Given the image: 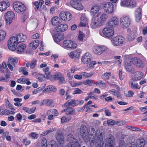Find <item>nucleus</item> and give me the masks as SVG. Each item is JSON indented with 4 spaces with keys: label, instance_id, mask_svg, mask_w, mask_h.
I'll list each match as a JSON object with an SVG mask.
<instances>
[{
    "label": "nucleus",
    "instance_id": "nucleus-1",
    "mask_svg": "<svg viewBox=\"0 0 147 147\" xmlns=\"http://www.w3.org/2000/svg\"><path fill=\"white\" fill-rule=\"evenodd\" d=\"M56 136L57 140L60 144L59 147H63L64 138L63 135L59 131L56 134ZM41 143L42 147H59V146L54 140L51 141L47 144V140L44 138H41Z\"/></svg>",
    "mask_w": 147,
    "mask_h": 147
},
{
    "label": "nucleus",
    "instance_id": "nucleus-2",
    "mask_svg": "<svg viewBox=\"0 0 147 147\" xmlns=\"http://www.w3.org/2000/svg\"><path fill=\"white\" fill-rule=\"evenodd\" d=\"M114 33V28L113 27H107L104 28L102 32H100L99 34L100 35L108 38L112 37Z\"/></svg>",
    "mask_w": 147,
    "mask_h": 147
},
{
    "label": "nucleus",
    "instance_id": "nucleus-3",
    "mask_svg": "<svg viewBox=\"0 0 147 147\" xmlns=\"http://www.w3.org/2000/svg\"><path fill=\"white\" fill-rule=\"evenodd\" d=\"M69 143L65 147H80L78 140L72 134H69L67 137Z\"/></svg>",
    "mask_w": 147,
    "mask_h": 147
},
{
    "label": "nucleus",
    "instance_id": "nucleus-4",
    "mask_svg": "<svg viewBox=\"0 0 147 147\" xmlns=\"http://www.w3.org/2000/svg\"><path fill=\"white\" fill-rule=\"evenodd\" d=\"M13 8L17 13L20 14H23L26 10V7L24 5L19 2H15L13 4Z\"/></svg>",
    "mask_w": 147,
    "mask_h": 147
},
{
    "label": "nucleus",
    "instance_id": "nucleus-5",
    "mask_svg": "<svg viewBox=\"0 0 147 147\" xmlns=\"http://www.w3.org/2000/svg\"><path fill=\"white\" fill-rule=\"evenodd\" d=\"M131 20L130 16H124L120 18L119 22L121 26L123 28L129 27L131 23Z\"/></svg>",
    "mask_w": 147,
    "mask_h": 147
},
{
    "label": "nucleus",
    "instance_id": "nucleus-6",
    "mask_svg": "<svg viewBox=\"0 0 147 147\" xmlns=\"http://www.w3.org/2000/svg\"><path fill=\"white\" fill-rule=\"evenodd\" d=\"M18 39L15 36L10 37L8 41V48L12 51H14L16 49L18 44L19 43Z\"/></svg>",
    "mask_w": 147,
    "mask_h": 147
},
{
    "label": "nucleus",
    "instance_id": "nucleus-7",
    "mask_svg": "<svg viewBox=\"0 0 147 147\" xmlns=\"http://www.w3.org/2000/svg\"><path fill=\"white\" fill-rule=\"evenodd\" d=\"M60 45L64 48H68L72 49L76 48L77 47V44L74 41L71 40H65L63 44Z\"/></svg>",
    "mask_w": 147,
    "mask_h": 147
},
{
    "label": "nucleus",
    "instance_id": "nucleus-8",
    "mask_svg": "<svg viewBox=\"0 0 147 147\" xmlns=\"http://www.w3.org/2000/svg\"><path fill=\"white\" fill-rule=\"evenodd\" d=\"M107 48L104 45L94 46L93 49V53L97 55H100L107 51Z\"/></svg>",
    "mask_w": 147,
    "mask_h": 147
},
{
    "label": "nucleus",
    "instance_id": "nucleus-9",
    "mask_svg": "<svg viewBox=\"0 0 147 147\" xmlns=\"http://www.w3.org/2000/svg\"><path fill=\"white\" fill-rule=\"evenodd\" d=\"M80 133L84 140L86 142L88 141V134L87 129L84 125H82L80 128Z\"/></svg>",
    "mask_w": 147,
    "mask_h": 147
},
{
    "label": "nucleus",
    "instance_id": "nucleus-10",
    "mask_svg": "<svg viewBox=\"0 0 147 147\" xmlns=\"http://www.w3.org/2000/svg\"><path fill=\"white\" fill-rule=\"evenodd\" d=\"M15 17V14L13 11H9L7 12L5 14L6 24L8 25L10 24Z\"/></svg>",
    "mask_w": 147,
    "mask_h": 147
},
{
    "label": "nucleus",
    "instance_id": "nucleus-11",
    "mask_svg": "<svg viewBox=\"0 0 147 147\" xmlns=\"http://www.w3.org/2000/svg\"><path fill=\"white\" fill-rule=\"evenodd\" d=\"M18 59L15 57H9L7 62L8 67L9 69L11 71L13 70V67L15 66V64L18 62Z\"/></svg>",
    "mask_w": 147,
    "mask_h": 147
},
{
    "label": "nucleus",
    "instance_id": "nucleus-12",
    "mask_svg": "<svg viewBox=\"0 0 147 147\" xmlns=\"http://www.w3.org/2000/svg\"><path fill=\"white\" fill-rule=\"evenodd\" d=\"M124 67L126 70L128 71L132 72L134 71V69L132 66V61L131 59L126 58L125 59Z\"/></svg>",
    "mask_w": 147,
    "mask_h": 147
},
{
    "label": "nucleus",
    "instance_id": "nucleus-13",
    "mask_svg": "<svg viewBox=\"0 0 147 147\" xmlns=\"http://www.w3.org/2000/svg\"><path fill=\"white\" fill-rule=\"evenodd\" d=\"M82 0H71L70 3V5L74 8L79 10L83 9V7L80 3Z\"/></svg>",
    "mask_w": 147,
    "mask_h": 147
},
{
    "label": "nucleus",
    "instance_id": "nucleus-14",
    "mask_svg": "<svg viewBox=\"0 0 147 147\" xmlns=\"http://www.w3.org/2000/svg\"><path fill=\"white\" fill-rule=\"evenodd\" d=\"M103 8L107 13L111 14L114 11V5L111 2H107L103 5Z\"/></svg>",
    "mask_w": 147,
    "mask_h": 147
},
{
    "label": "nucleus",
    "instance_id": "nucleus-15",
    "mask_svg": "<svg viewBox=\"0 0 147 147\" xmlns=\"http://www.w3.org/2000/svg\"><path fill=\"white\" fill-rule=\"evenodd\" d=\"M119 24V18L116 16H113L108 21L107 26L110 27H113L118 25Z\"/></svg>",
    "mask_w": 147,
    "mask_h": 147
},
{
    "label": "nucleus",
    "instance_id": "nucleus-16",
    "mask_svg": "<svg viewBox=\"0 0 147 147\" xmlns=\"http://www.w3.org/2000/svg\"><path fill=\"white\" fill-rule=\"evenodd\" d=\"M59 16L65 22L70 21L72 18L71 14L68 12H61L59 13Z\"/></svg>",
    "mask_w": 147,
    "mask_h": 147
},
{
    "label": "nucleus",
    "instance_id": "nucleus-17",
    "mask_svg": "<svg viewBox=\"0 0 147 147\" xmlns=\"http://www.w3.org/2000/svg\"><path fill=\"white\" fill-rule=\"evenodd\" d=\"M125 39L121 36H117L113 38L112 40L113 45L117 46L122 44L124 42Z\"/></svg>",
    "mask_w": 147,
    "mask_h": 147
},
{
    "label": "nucleus",
    "instance_id": "nucleus-18",
    "mask_svg": "<svg viewBox=\"0 0 147 147\" xmlns=\"http://www.w3.org/2000/svg\"><path fill=\"white\" fill-rule=\"evenodd\" d=\"M145 143L144 139L141 138L137 140L136 143L132 142L129 145L128 147H144Z\"/></svg>",
    "mask_w": 147,
    "mask_h": 147
},
{
    "label": "nucleus",
    "instance_id": "nucleus-19",
    "mask_svg": "<svg viewBox=\"0 0 147 147\" xmlns=\"http://www.w3.org/2000/svg\"><path fill=\"white\" fill-rule=\"evenodd\" d=\"M105 141L106 147H114L115 145V138L113 136H109Z\"/></svg>",
    "mask_w": 147,
    "mask_h": 147
},
{
    "label": "nucleus",
    "instance_id": "nucleus-20",
    "mask_svg": "<svg viewBox=\"0 0 147 147\" xmlns=\"http://www.w3.org/2000/svg\"><path fill=\"white\" fill-rule=\"evenodd\" d=\"M120 5L122 7L133 8L136 6L137 3L135 1H128L127 2L121 1Z\"/></svg>",
    "mask_w": 147,
    "mask_h": 147
},
{
    "label": "nucleus",
    "instance_id": "nucleus-21",
    "mask_svg": "<svg viewBox=\"0 0 147 147\" xmlns=\"http://www.w3.org/2000/svg\"><path fill=\"white\" fill-rule=\"evenodd\" d=\"M90 26L93 29H95L99 26H100V23L98 18L95 16L92 18Z\"/></svg>",
    "mask_w": 147,
    "mask_h": 147
},
{
    "label": "nucleus",
    "instance_id": "nucleus-22",
    "mask_svg": "<svg viewBox=\"0 0 147 147\" xmlns=\"http://www.w3.org/2000/svg\"><path fill=\"white\" fill-rule=\"evenodd\" d=\"M79 102V101L78 100H76L74 99L69 100L64 104L63 106V107H74L78 105Z\"/></svg>",
    "mask_w": 147,
    "mask_h": 147
},
{
    "label": "nucleus",
    "instance_id": "nucleus-23",
    "mask_svg": "<svg viewBox=\"0 0 147 147\" xmlns=\"http://www.w3.org/2000/svg\"><path fill=\"white\" fill-rule=\"evenodd\" d=\"M68 28L67 25L66 24H62L56 27L54 29L55 32H60L66 30Z\"/></svg>",
    "mask_w": 147,
    "mask_h": 147
},
{
    "label": "nucleus",
    "instance_id": "nucleus-24",
    "mask_svg": "<svg viewBox=\"0 0 147 147\" xmlns=\"http://www.w3.org/2000/svg\"><path fill=\"white\" fill-rule=\"evenodd\" d=\"M44 105H45L47 106L54 107V101L52 99L43 100L41 101L40 105L42 106Z\"/></svg>",
    "mask_w": 147,
    "mask_h": 147
},
{
    "label": "nucleus",
    "instance_id": "nucleus-25",
    "mask_svg": "<svg viewBox=\"0 0 147 147\" xmlns=\"http://www.w3.org/2000/svg\"><path fill=\"white\" fill-rule=\"evenodd\" d=\"M92 58L90 54L88 52L86 53L83 55L81 59V62L85 64L88 61L91 60Z\"/></svg>",
    "mask_w": 147,
    "mask_h": 147
},
{
    "label": "nucleus",
    "instance_id": "nucleus-26",
    "mask_svg": "<svg viewBox=\"0 0 147 147\" xmlns=\"http://www.w3.org/2000/svg\"><path fill=\"white\" fill-rule=\"evenodd\" d=\"M10 3L9 1H3L0 2V11H5L9 7Z\"/></svg>",
    "mask_w": 147,
    "mask_h": 147
},
{
    "label": "nucleus",
    "instance_id": "nucleus-27",
    "mask_svg": "<svg viewBox=\"0 0 147 147\" xmlns=\"http://www.w3.org/2000/svg\"><path fill=\"white\" fill-rule=\"evenodd\" d=\"M108 16L106 14H102L98 18L99 21L100 23V26H103L108 19Z\"/></svg>",
    "mask_w": 147,
    "mask_h": 147
},
{
    "label": "nucleus",
    "instance_id": "nucleus-28",
    "mask_svg": "<svg viewBox=\"0 0 147 147\" xmlns=\"http://www.w3.org/2000/svg\"><path fill=\"white\" fill-rule=\"evenodd\" d=\"M135 80L133 79H131L129 82V86L132 89H139L141 88V86L139 85L138 84L135 82Z\"/></svg>",
    "mask_w": 147,
    "mask_h": 147
},
{
    "label": "nucleus",
    "instance_id": "nucleus-29",
    "mask_svg": "<svg viewBox=\"0 0 147 147\" xmlns=\"http://www.w3.org/2000/svg\"><path fill=\"white\" fill-rule=\"evenodd\" d=\"M132 63L136 65L137 66L140 67L143 66V63L142 61L139 59L137 58H134L131 59Z\"/></svg>",
    "mask_w": 147,
    "mask_h": 147
},
{
    "label": "nucleus",
    "instance_id": "nucleus-30",
    "mask_svg": "<svg viewBox=\"0 0 147 147\" xmlns=\"http://www.w3.org/2000/svg\"><path fill=\"white\" fill-rule=\"evenodd\" d=\"M64 38V36L62 34L60 33L55 34L54 37V40L57 43H58L63 40Z\"/></svg>",
    "mask_w": 147,
    "mask_h": 147
},
{
    "label": "nucleus",
    "instance_id": "nucleus-31",
    "mask_svg": "<svg viewBox=\"0 0 147 147\" xmlns=\"http://www.w3.org/2000/svg\"><path fill=\"white\" fill-rule=\"evenodd\" d=\"M143 74L140 72H136L134 74V76L132 78L135 81L140 80L143 76Z\"/></svg>",
    "mask_w": 147,
    "mask_h": 147
},
{
    "label": "nucleus",
    "instance_id": "nucleus-32",
    "mask_svg": "<svg viewBox=\"0 0 147 147\" xmlns=\"http://www.w3.org/2000/svg\"><path fill=\"white\" fill-rule=\"evenodd\" d=\"M51 22L52 25L56 26L61 23L60 19L57 16L53 17L51 18Z\"/></svg>",
    "mask_w": 147,
    "mask_h": 147
},
{
    "label": "nucleus",
    "instance_id": "nucleus-33",
    "mask_svg": "<svg viewBox=\"0 0 147 147\" xmlns=\"http://www.w3.org/2000/svg\"><path fill=\"white\" fill-rule=\"evenodd\" d=\"M101 134L98 135L97 142H96V147H103V139Z\"/></svg>",
    "mask_w": 147,
    "mask_h": 147
},
{
    "label": "nucleus",
    "instance_id": "nucleus-34",
    "mask_svg": "<svg viewBox=\"0 0 147 147\" xmlns=\"http://www.w3.org/2000/svg\"><path fill=\"white\" fill-rule=\"evenodd\" d=\"M18 40V41L19 43L20 42H24L26 39V36L22 33H20L17 35L15 36Z\"/></svg>",
    "mask_w": 147,
    "mask_h": 147
},
{
    "label": "nucleus",
    "instance_id": "nucleus-35",
    "mask_svg": "<svg viewBox=\"0 0 147 147\" xmlns=\"http://www.w3.org/2000/svg\"><path fill=\"white\" fill-rule=\"evenodd\" d=\"M32 75L38 79L40 82H42L44 80L45 78V77L44 75L37 73L36 72H33L32 73Z\"/></svg>",
    "mask_w": 147,
    "mask_h": 147
},
{
    "label": "nucleus",
    "instance_id": "nucleus-36",
    "mask_svg": "<svg viewBox=\"0 0 147 147\" xmlns=\"http://www.w3.org/2000/svg\"><path fill=\"white\" fill-rule=\"evenodd\" d=\"M98 136L97 137H96L95 135L94 136H90L89 140L90 146L92 147L94 145V144H96V142H97Z\"/></svg>",
    "mask_w": 147,
    "mask_h": 147
},
{
    "label": "nucleus",
    "instance_id": "nucleus-37",
    "mask_svg": "<svg viewBox=\"0 0 147 147\" xmlns=\"http://www.w3.org/2000/svg\"><path fill=\"white\" fill-rule=\"evenodd\" d=\"M26 48L25 44L22 43L20 44L16 49V51L18 53H20L24 52Z\"/></svg>",
    "mask_w": 147,
    "mask_h": 147
},
{
    "label": "nucleus",
    "instance_id": "nucleus-38",
    "mask_svg": "<svg viewBox=\"0 0 147 147\" xmlns=\"http://www.w3.org/2000/svg\"><path fill=\"white\" fill-rule=\"evenodd\" d=\"M100 7L99 6L96 5L93 6L90 10V13L93 15H95L99 11Z\"/></svg>",
    "mask_w": 147,
    "mask_h": 147
},
{
    "label": "nucleus",
    "instance_id": "nucleus-39",
    "mask_svg": "<svg viewBox=\"0 0 147 147\" xmlns=\"http://www.w3.org/2000/svg\"><path fill=\"white\" fill-rule=\"evenodd\" d=\"M141 9L140 8H138L135 12V15L136 18V20L138 22L140 19L141 17Z\"/></svg>",
    "mask_w": 147,
    "mask_h": 147
},
{
    "label": "nucleus",
    "instance_id": "nucleus-40",
    "mask_svg": "<svg viewBox=\"0 0 147 147\" xmlns=\"http://www.w3.org/2000/svg\"><path fill=\"white\" fill-rule=\"evenodd\" d=\"M56 90V88L53 85H50L47 86V88L43 90V92H55Z\"/></svg>",
    "mask_w": 147,
    "mask_h": 147
},
{
    "label": "nucleus",
    "instance_id": "nucleus-41",
    "mask_svg": "<svg viewBox=\"0 0 147 147\" xmlns=\"http://www.w3.org/2000/svg\"><path fill=\"white\" fill-rule=\"evenodd\" d=\"M76 114L75 110L74 109L69 107L66 109V115H75Z\"/></svg>",
    "mask_w": 147,
    "mask_h": 147
},
{
    "label": "nucleus",
    "instance_id": "nucleus-42",
    "mask_svg": "<svg viewBox=\"0 0 147 147\" xmlns=\"http://www.w3.org/2000/svg\"><path fill=\"white\" fill-rule=\"evenodd\" d=\"M39 45V41L38 40L33 41L29 44V46L33 49H35Z\"/></svg>",
    "mask_w": 147,
    "mask_h": 147
},
{
    "label": "nucleus",
    "instance_id": "nucleus-43",
    "mask_svg": "<svg viewBox=\"0 0 147 147\" xmlns=\"http://www.w3.org/2000/svg\"><path fill=\"white\" fill-rule=\"evenodd\" d=\"M36 109V107H34L30 109L26 107H24L23 108V109L26 112L29 114H31L34 112Z\"/></svg>",
    "mask_w": 147,
    "mask_h": 147
},
{
    "label": "nucleus",
    "instance_id": "nucleus-44",
    "mask_svg": "<svg viewBox=\"0 0 147 147\" xmlns=\"http://www.w3.org/2000/svg\"><path fill=\"white\" fill-rule=\"evenodd\" d=\"M136 32H131L128 35L127 39L129 41H131L134 40L136 37Z\"/></svg>",
    "mask_w": 147,
    "mask_h": 147
},
{
    "label": "nucleus",
    "instance_id": "nucleus-45",
    "mask_svg": "<svg viewBox=\"0 0 147 147\" xmlns=\"http://www.w3.org/2000/svg\"><path fill=\"white\" fill-rule=\"evenodd\" d=\"M17 82L21 83H26L27 85H30L31 84L30 82L28 81V79L25 78L18 79Z\"/></svg>",
    "mask_w": 147,
    "mask_h": 147
},
{
    "label": "nucleus",
    "instance_id": "nucleus-46",
    "mask_svg": "<svg viewBox=\"0 0 147 147\" xmlns=\"http://www.w3.org/2000/svg\"><path fill=\"white\" fill-rule=\"evenodd\" d=\"M6 34L5 31L3 30H0V42L2 41L5 38Z\"/></svg>",
    "mask_w": 147,
    "mask_h": 147
},
{
    "label": "nucleus",
    "instance_id": "nucleus-47",
    "mask_svg": "<svg viewBox=\"0 0 147 147\" xmlns=\"http://www.w3.org/2000/svg\"><path fill=\"white\" fill-rule=\"evenodd\" d=\"M54 78L55 80H60L62 81L64 80L62 74L60 73H57L54 75Z\"/></svg>",
    "mask_w": 147,
    "mask_h": 147
},
{
    "label": "nucleus",
    "instance_id": "nucleus-48",
    "mask_svg": "<svg viewBox=\"0 0 147 147\" xmlns=\"http://www.w3.org/2000/svg\"><path fill=\"white\" fill-rule=\"evenodd\" d=\"M94 74V72H91L89 73H87L85 72H82L81 74L84 78H88L93 76Z\"/></svg>",
    "mask_w": 147,
    "mask_h": 147
},
{
    "label": "nucleus",
    "instance_id": "nucleus-49",
    "mask_svg": "<svg viewBox=\"0 0 147 147\" xmlns=\"http://www.w3.org/2000/svg\"><path fill=\"white\" fill-rule=\"evenodd\" d=\"M71 118V117L69 116H65L62 117L61 119V123H63L65 122H67Z\"/></svg>",
    "mask_w": 147,
    "mask_h": 147
},
{
    "label": "nucleus",
    "instance_id": "nucleus-50",
    "mask_svg": "<svg viewBox=\"0 0 147 147\" xmlns=\"http://www.w3.org/2000/svg\"><path fill=\"white\" fill-rule=\"evenodd\" d=\"M96 63V61H93L91 60L88 61L86 64H87V66L89 67H92V68H94V66Z\"/></svg>",
    "mask_w": 147,
    "mask_h": 147
},
{
    "label": "nucleus",
    "instance_id": "nucleus-51",
    "mask_svg": "<svg viewBox=\"0 0 147 147\" xmlns=\"http://www.w3.org/2000/svg\"><path fill=\"white\" fill-rule=\"evenodd\" d=\"M29 136L31 138L33 139H36L38 137V134H36L35 132H32L29 134Z\"/></svg>",
    "mask_w": 147,
    "mask_h": 147
},
{
    "label": "nucleus",
    "instance_id": "nucleus-52",
    "mask_svg": "<svg viewBox=\"0 0 147 147\" xmlns=\"http://www.w3.org/2000/svg\"><path fill=\"white\" fill-rule=\"evenodd\" d=\"M74 55L75 57H79L81 52V50L80 49H78L73 51Z\"/></svg>",
    "mask_w": 147,
    "mask_h": 147
},
{
    "label": "nucleus",
    "instance_id": "nucleus-53",
    "mask_svg": "<svg viewBox=\"0 0 147 147\" xmlns=\"http://www.w3.org/2000/svg\"><path fill=\"white\" fill-rule=\"evenodd\" d=\"M111 76V73L110 72H106L104 73L102 76V78L104 80L108 79Z\"/></svg>",
    "mask_w": 147,
    "mask_h": 147
},
{
    "label": "nucleus",
    "instance_id": "nucleus-54",
    "mask_svg": "<svg viewBox=\"0 0 147 147\" xmlns=\"http://www.w3.org/2000/svg\"><path fill=\"white\" fill-rule=\"evenodd\" d=\"M55 128H50L49 130H47L46 131H45L44 132H43L41 135L42 136H45L49 133L53 131L55 129Z\"/></svg>",
    "mask_w": 147,
    "mask_h": 147
},
{
    "label": "nucleus",
    "instance_id": "nucleus-55",
    "mask_svg": "<svg viewBox=\"0 0 147 147\" xmlns=\"http://www.w3.org/2000/svg\"><path fill=\"white\" fill-rule=\"evenodd\" d=\"M85 35L82 32L80 31L79 32V34L78 36V39L80 41H83V38L84 37Z\"/></svg>",
    "mask_w": 147,
    "mask_h": 147
},
{
    "label": "nucleus",
    "instance_id": "nucleus-56",
    "mask_svg": "<svg viewBox=\"0 0 147 147\" xmlns=\"http://www.w3.org/2000/svg\"><path fill=\"white\" fill-rule=\"evenodd\" d=\"M93 81L92 80H87L84 82V84L85 85H88L90 86L92 85L93 84Z\"/></svg>",
    "mask_w": 147,
    "mask_h": 147
},
{
    "label": "nucleus",
    "instance_id": "nucleus-57",
    "mask_svg": "<svg viewBox=\"0 0 147 147\" xmlns=\"http://www.w3.org/2000/svg\"><path fill=\"white\" fill-rule=\"evenodd\" d=\"M119 147H126L123 139L120 138L119 144Z\"/></svg>",
    "mask_w": 147,
    "mask_h": 147
},
{
    "label": "nucleus",
    "instance_id": "nucleus-58",
    "mask_svg": "<svg viewBox=\"0 0 147 147\" xmlns=\"http://www.w3.org/2000/svg\"><path fill=\"white\" fill-rule=\"evenodd\" d=\"M82 91L79 88H76L74 89V90L72 94H80L82 93Z\"/></svg>",
    "mask_w": 147,
    "mask_h": 147
},
{
    "label": "nucleus",
    "instance_id": "nucleus-59",
    "mask_svg": "<svg viewBox=\"0 0 147 147\" xmlns=\"http://www.w3.org/2000/svg\"><path fill=\"white\" fill-rule=\"evenodd\" d=\"M107 123L109 126H112L115 124V122L112 119H110L107 121Z\"/></svg>",
    "mask_w": 147,
    "mask_h": 147
},
{
    "label": "nucleus",
    "instance_id": "nucleus-60",
    "mask_svg": "<svg viewBox=\"0 0 147 147\" xmlns=\"http://www.w3.org/2000/svg\"><path fill=\"white\" fill-rule=\"evenodd\" d=\"M89 131L90 132V136L95 135V130L92 127L89 128Z\"/></svg>",
    "mask_w": 147,
    "mask_h": 147
},
{
    "label": "nucleus",
    "instance_id": "nucleus-61",
    "mask_svg": "<svg viewBox=\"0 0 147 147\" xmlns=\"http://www.w3.org/2000/svg\"><path fill=\"white\" fill-rule=\"evenodd\" d=\"M37 61L36 60H34L31 61L30 63V68L33 69L36 67Z\"/></svg>",
    "mask_w": 147,
    "mask_h": 147
},
{
    "label": "nucleus",
    "instance_id": "nucleus-62",
    "mask_svg": "<svg viewBox=\"0 0 147 147\" xmlns=\"http://www.w3.org/2000/svg\"><path fill=\"white\" fill-rule=\"evenodd\" d=\"M80 20H81L88 22V19L85 14H82L81 15Z\"/></svg>",
    "mask_w": 147,
    "mask_h": 147
},
{
    "label": "nucleus",
    "instance_id": "nucleus-63",
    "mask_svg": "<svg viewBox=\"0 0 147 147\" xmlns=\"http://www.w3.org/2000/svg\"><path fill=\"white\" fill-rule=\"evenodd\" d=\"M43 71L45 73V74L47 75V78L49 77L50 74L49 72V67H46L45 69H43Z\"/></svg>",
    "mask_w": 147,
    "mask_h": 147
},
{
    "label": "nucleus",
    "instance_id": "nucleus-64",
    "mask_svg": "<svg viewBox=\"0 0 147 147\" xmlns=\"http://www.w3.org/2000/svg\"><path fill=\"white\" fill-rule=\"evenodd\" d=\"M20 71L23 72L24 75L27 76L28 74V72L26 70V68L25 67H22L20 69Z\"/></svg>",
    "mask_w": 147,
    "mask_h": 147
}]
</instances>
